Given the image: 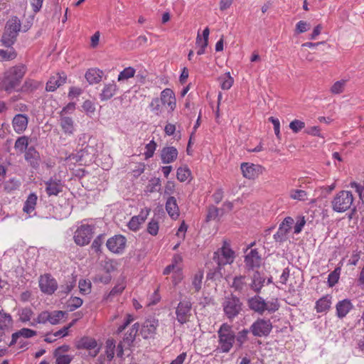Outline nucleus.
<instances>
[{"label":"nucleus","mask_w":364,"mask_h":364,"mask_svg":"<svg viewBox=\"0 0 364 364\" xmlns=\"http://www.w3.org/2000/svg\"><path fill=\"white\" fill-rule=\"evenodd\" d=\"M223 266H219L217 264V267H214L213 269H210L207 274V279L209 280L220 281L223 277Z\"/></svg>","instance_id":"nucleus-40"},{"label":"nucleus","mask_w":364,"mask_h":364,"mask_svg":"<svg viewBox=\"0 0 364 364\" xmlns=\"http://www.w3.org/2000/svg\"><path fill=\"white\" fill-rule=\"evenodd\" d=\"M76 279L73 275L69 276L64 284H61L60 286L59 292L63 295H67L69 292L72 291L73 287L75 286Z\"/></svg>","instance_id":"nucleus-35"},{"label":"nucleus","mask_w":364,"mask_h":364,"mask_svg":"<svg viewBox=\"0 0 364 364\" xmlns=\"http://www.w3.org/2000/svg\"><path fill=\"white\" fill-rule=\"evenodd\" d=\"M24 153L25 160L32 168H37L39 166L40 154L36 148L33 146H29Z\"/></svg>","instance_id":"nucleus-22"},{"label":"nucleus","mask_w":364,"mask_h":364,"mask_svg":"<svg viewBox=\"0 0 364 364\" xmlns=\"http://www.w3.org/2000/svg\"><path fill=\"white\" fill-rule=\"evenodd\" d=\"M220 86L223 90H229L233 84V78L230 76V73L219 78Z\"/></svg>","instance_id":"nucleus-47"},{"label":"nucleus","mask_w":364,"mask_h":364,"mask_svg":"<svg viewBox=\"0 0 364 364\" xmlns=\"http://www.w3.org/2000/svg\"><path fill=\"white\" fill-rule=\"evenodd\" d=\"M272 329L269 319L257 318L250 326V331L256 337L267 336Z\"/></svg>","instance_id":"nucleus-10"},{"label":"nucleus","mask_w":364,"mask_h":364,"mask_svg":"<svg viewBox=\"0 0 364 364\" xmlns=\"http://www.w3.org/2000/svg\"><path fill=\"white\" fill-rule=\"evenodd\" d=\"M178 151L174 146H165L160 152V158L163 164H171L178 157Z\"/></svg>","instance_id":"nucleus-21"},{"label":"nucleus","mask_w":364,"mask_h":364,"mask_svg":"<svg viewBox=\"0 0 364 364\" xmlns=\"http://www.w3.org/2000/svg\"><path fill=\"white\" fill-rule=\"evenodd\" d=\"M235 252L227 242H224L221 248L213 254V259L219 266L230 264L234 262Z\"/></svg>","instance_id":"nucleus-8"},{"label":"nucleus","mask_w":364,"mask_h":364,"mask_svg":"<svg viewBox=\"0 0 364 364\" xmlns=\"http://www.w3.org/2000/svg\"><path fill=\"white\" fill-rule=\"evenodd\" d=\"M240 168L243 176L248 179L257 178L264 170V168L261 165L246 162L241 164Z\"/></svg>","instance_id":"nucleus-16"},{"label":"nucleus","mask_w":364,"mask_h":364,"mask_svg":"<svg viewBox=\"0 0 364 364\" xmlns=\"http://www.w3.org/2000/svg\"><path fill=\"white\" fill-rule=\"evenodd\" d=\"M265 282L266 278L264 274L255 270L251 276V282L249 284V287L255 293L260 294Z\"/></svg>","instance_id":"nucleus-19"},{"label":"nucleus","mask_w":364,"mask_h":364,"mask_svg":"<svg viewBox=\"0 0 364 364\" xmlns=\"http://www.w3.org/2000/svg\"><path fill=\"white\" fill-rule=\"evenodd\" d=\"M163 105H167L171 111H173L176 107L175 94L172 90L169 88L164 89L161 92V99H159Z\"/></svg>","instance_id":"nucleus-23"},{"label":"nucleus","mask_w":364,"mask_h":364,"mask_svg":"<svg viewBox=\"0 0 364 364\" xmlns=\"http://www.w3.org/2000/svg\"><path fill=\"white\" fill-rule=\"evenodd\" d=\"M307 193L301 189H293L290 191V197L294 200H305Z\"/></svg>","instance_id":"nucleus-53"},{"label":"nucleus","mask_w":364,"mask_h":364,"mask_svg":"<svg viewBox=\"0 0 364 364\" xmlns=\"http://www.w3.org/2000/svg\"><path fill=\"white\" fill-rule=\"evenodd\" d=\"M136 70L134 68L127 67L119 73L117 77V81L122 82L128 80L129 78L134 76Z\"/></svg>","instance_id":"nucleus-38"},{"label":"nucleus","mask_w":364,"mask_h":364,"mask_svg":"<svg viewBox=\"0 0 364 364\" xmlns=\"http://www.w3.org/2000/svg\"><path fill=\"white\" fill-rule=\"evenodd\" d=\"M250 330L243 329L237 333V336H235V340L239 344V347H241L242 344L247 340V334L250 332Z\"/></svg>","instance_id":"nucleus-60"},{"label":"nucleus","mask_w":364,"mask_h":364,"mask_svg":"<svg viewBox=\"0 0 364 364\" xmlns=\"http://www.w3.org/2000/svg\"><path fill=\"white\" fill-rule=\"evenodd\" d=\"M341 269L340 267L335 268L328 276V284L329 287H333L338 283L340 278Z\"/></svg>","instance_id":"nucleus-45"},{"label":"nucleus","mask_w":364,"mask_h":364,"mask_svg":"<svg viewBox=\"0 0 364 364\" xmlns=\"http://www.w3.org/2000/svg\"><path fill=\"white\" fill-rule=\"evenodd\" d=\"M225 316L232 321L243 311V303L240 299L233 294L225 296L222 303Z\"/></svg>","instance_id":"nucleus-4"},{"label":"nucleus","mask_w":364,"mask_h":364,"mask_svg":"<svg viewBox=\"0 0 364 364\" xmlns=\"http://www.w3.org/2000/svg\"><path fill=\"white\" fill-rule=\"evenodd\" d=\"M354 197L351 191H341L338 192L331 200V208L336 213H344L350 209Z\"/></svg>","instance_id":"nucleus-6"},{"label":"nucleus","mask_w":364,"mask_h":364,"mask_svg":"<svg viewBox=\"0 0 364 364\" xmlns=\"http://www.w3.org/2000/svg\"><path fill=\"white\" fill-rule=\"evenodd\" d=\"M159 321L155 318L146 319L141 328L140 333L144 339L153 338L156 334Z\"/></svg>","instance_id":"nucleus-18"},{"label":"nucleus","mask_w":364,"mask_h":364,"mask_svg":"<svg viewBox=\"0 0 364 364\" xmlns=\"http://www.w3.org/2000/svg\"><path fill=\"white\" fill-rule=\"evenodd\" d=\"M346 81L345 80H339L336 81L331 87V91L333 94H340L343 92L344 89Z\"/></svg>","instance_id":"nucleus-62"},{"label":"nucleus","mask_w":364,"mask_h":364,"mask_svg":"<svg viewBox=\"0 0 364 364\" xmlns=\"http://www.w3.org/2000/svg\"><path fill=\"white\" fill-rule=\"evenodd\" d=\"M156 146L157 144L154 140H151L149 144L146 145V151L144 152V156L146 159L154 156Z\"/></svg>","instance_id":"nucleus-55"},{"label":"nucleus","mask_w":364,"mask_h":364,"mask_svg":"<svg viewBox=\"0 0 364 364\" xmlns=\"http://www.w3.org/2000/svg\"><path fill=\"white\" fill-rule=\"evenodd\" d=\"M203 279V271L199 269L195 273L192 280V285L196 292H198L201 289Z\"/></svg>","instance_id":"nucleus-42"},{"label":"nucleus","mask_w":364,"mask_h":364,"mask_svg":"<svg viewBox=\"0 0 364 364\" xmlns=\"http://www.w3.org/2000/svg\"><path fill=\"white\" fill-rule=\"evenodd\" d=\"M293 223L294 219L288 216L279 224L278 230L273 236L277 243L280 245L288 240V234L291 229Z\"/></svg>","instance_id":"nucleus-12"},{"label":"nucleus","mask_w":364,"mask_h":364,"mask_svg":"<svg viewBox=\"0 0 364 364\" xmlns=\"http://www.w3.org/2000/svg\"><path fill=\"white\" fill-rule=\"evenodd\" d=\"M191 176V171L187 166L177 169L176 178L181 182H185Z\"/></svg>","instance_id":"nucleus-43"},{"label":"nucleus","mask_w":364,"mask_h":364,"mask_svg":"<svg viewBox=\"0 0 364 364\" xmlns=\"http://www.w3.org/2000/svg\"><path fill=\"white\" fill-rule=\"evenodd\" d=\"M46 193L50 196H58L63 191L64 183L61 179L55 177H50L48 181H44Z\"/></svg>","instance_id":"nucleus-15"},{"label":"nucleus","mask_w":364,"mask_h":364,"mask_svg":"<svg viewBox=\"0 0 364 364\" xmlns=\"http://www.w3.org/2000/svg\"><path fill=\"white\" fill-rule=\"evenodd\" d=\"M118 87L114 81L110 83L105 84L100 94L101 101H107L116 95Z\"/></svg>","instance_id":"nucleus-27"},{"label":"nucleus","mask_w":364,"mask_h":364,"mask_svg":"<svg viewBox=\"0 0 364 364\" xmlns=\"http://www.w3.org/2000/svg\"><path fill=\"white\" fill-rule=\"evenodd\" d=\"M56 358L55 364H70L73 357L69 355H58Z\"/></svg>","instance_id":"nucleus-64"},{"label":"nucleus","mask_w":364,"mask_h":364,"mask_svg":"<svg viewBox=\"0 0 364 364\" xmlns=\"http://www.w3.org/2000/svg\"><path fill=\"white\" fill-rule=\"evenodd\" d=\"M26 73V67L20 64L13 66L7 70L2 77L0 78V90L7 93L14 91H19V87L22 79Z\"/></svg>","instance_id":"nucleus-1"},{"label":"nucleus","mask_w":364,"mask_h":364,"mask_svg":"<svg viewBox=\"0 0 364 364\" xmlns=\"http://www.w3.org/2000/svg\"><path fill=\"white\" fill-rule=\"evenodd\" d=\"M192 304L183 300L180 301L176 308V320L180 324H184L190 321L192 316Z\"/></svg>","instance_id":"nucleus-11"},{"label":"nucleus","mask_w":364,"mask_h":364,"mask_svg":"<svg viewBox=\"0 0 364 364\" xmlns=\"http://www.w3.org/2000/svg\"><path fill=\"white\" fill-rule=\"evenodd\" d=\"M0 56L6 60H10L14 59L17 56V53L15 50L11 47L9 50H4L0 49Z\"/></svg>","instance_id":"nucleus-56"},{"label":"nucleus","mask_w":364,"mask_h":364,"mask_svg":"<svg viewBox=\"0 0 364 364\" xmlns=\"http://www.w3.org/2000/svg\"><path fill=\"white\" fill-rule=\"evenodd\" d=\"M259 294H256L247 299V304L250 311L262 316L265 312L271 314L279 310L280 304L277 298H272L267 301Z\"/></svg>","instance_id":"nucleus-2"},{"label":"nucleus","mask_w":364,"mask_h":364,"mask_svg":"<svg viewBox=\"0 0 364 364\" xmlns=\"http://www.w3.org/2000/svg\"><path fill=\"white\" fill-rule=\"evenodd\" d=\"M218 334L220 352L229 353L235 341V334L232 326L226 323H223L218 331Z\"/></svg>","instance_id":"nucleus-5"},{"label":"nucleus","mask_w":364,"mask_h":364,"mask_svg":"<svg viewBox=\"0 0 364 364\" xmlns=\"http://www.w3.org/2000/svg\"><path fill=\"white\" fill-rule=\"evenodd\" d=\"M82 109L87 114H93L95 112V104L87 100H85L83 104H82Z\"/></svg>","instance_id":"nucleus-63"},{"label":"nucleus","mask_w":364,"mask_h":364,"mask_svg":"<svg viewBox=\"0 0 364 364\" xmlns=\"http://www.w3.org/2000/svg\"><path fill=\"white\" fill-rule=\"evenodd\" d=\"M124 289L125 287L123 284H119L115 285L107 294L105 295L104 300L112 301L115 296L120 295Z\"/></svg>","instance_id":"nucleus-37"},{"label":"nucleus","mask_w":364,"mask_h":364,"mask_svg":"<svg viewBox=\"0 0 364 364\" xmlns=\"http://www.w3.org/2000/svg\"><path fill=\"white\" fill-rule=\"evenodd\" d=\"M21 185L20 181L16 178H11L4 183V189L10 193L17 190Z\"/></svg>","instance_id":"nucleus-49"},{"label":"nucleus","mask_w":364,"mask_h":364,"mask_svg":"<svg viewBox=\"0 0 364 364\" xmlns=\"http://www.w3.org/2000/svg\"><path fill=\"white\" fill-rule=\"evenodd\" d=\"M28 146V138L26 136H22L18 137L15 142L14 148L18 150L21 153H23Z\"/></svg>","instance_id":"nucleus-41"},{"label":"nucleus","mask_w":364,"mask_h":364,"mask_svg":"<svg viewBox=\"0 0 364 364\" xmlns=\"http://www.w3.org/2000/svg\"><path fill=\"white\" fill-rule=\"evenodd\" d=\"M105 237V234H100L96 237L92 243L91 248L97 254L102 253L101 247L104 243Z\"/></svg>","instance_id":"nucleus-46"},{"label":"nucleus","mask_w":364,"mask_h":364,"mask_svg":"<svg viewBox=\"0 0 364 364\" xmlns=\"http://www.w3.org/2000/svg\"><path fill=\"white\" fill-rule=\"evenodd\" d=\"M80 291L82 294H87L91 290V282L89 280L81 279L78 285Z\"/></svg>","instance_id":"nucleus-54"},{"label":"nucleus","mask_w":364,"mask_h":364,"mask_svg":"<svg viewBox=\"0 0 364 364\" xmlns=\"http://www.w3.org/2000/svg\"><path fill=\"white\" fill-rule=\"evenodd\" d=\"M244 262L247 271L254 270L260 267L262 257L257 249H252L245 255Z\"/></svg>","instance_id":"nucleus-14"},{"label":"nucleus","mask_w":364,"mask_h":364,"mask_svg":"<svg viewBox=\"0 0 364 364\" xmlns=\"http://www.w3.org/2000/svg\"><path fill=\"white\" fill-rule=\"evenodd\" d=\"M67 76L64 73H56L52 75L46 83V90L48 92H54L60 86L66 82Z\"/></svg>","instance_id":"nucleus-20"},{"label":"nucleus","mask_w":364,"mask_h":364,"mask_svg":"<svg viewBox=\"0 0 364 364\" xmlns=\"http://www.w3.org/2000/svg\"><path fill=\"white\" fill-rule=\"evenodd\" d=\"M161 101L158 97H155L152 99L151 103L149 104V107L151 108V112L159 116L161 113Z\"/></svg>","instance_id":"nucleus-50"},{"label":"nucleus","mask_w":364,"mask_h":364,"mask_svg":"<svg viewBox=\"0 0 364 364\" xmlns=\"http://www.w3.org/2000/svg\"><path fill=\"white\" fill-rule=\"evenodd\" d=\"M127 238L122 235H115L107 240V249L114 254H122L125 250Z\"/></svg>","instance_id":"nucleus-13"},{"label":"nucleus","mask_w":364,"mask_h":364,"mask_svg":"<svg viewBox=\"0 0 364 364\" xmlns=\"http://www.w3.org/2000/svg\"><path fill=\"white\" fill-rule=\"evenodd\" d=\"M38 196L35 193H31L23 205V210L27 214H31L34 211L37 203Z\"/></svg>","instance_id":"nucleus-32"},{"label":"nucleus","mask_w":364,"mask_h":364,"mask_svg":"<svg viewBox=\"0 0 364 364\" xmlns=\"http://www.w3.org/2000/svg\"><path fill=\"white\" fill-rule=\"evenodd\" d=\"M245 275H238L235 276L233 278L232 284L231 287L234 289L235 291L239 293H242L247 287V283L245 282Z\"/></svg>","instance_id":"nucleus-34"},{"label":"nucleus","mask_w":364,"mask_h":364,"mask_svg":"<svg viewBox=\"0 0 364 364\" xmlns=\"http://www.w3.org/2000/svg\"><path fill=\"white\" fill-rule=\"evenodd\" d=\"M166 210L168 215L173 219L176 220L178 218L180 212L179 208L176 202V199L173 196H169L166 202Z\"/></svg>","instance_id":"nucleus-24"},{"label":"nucleus","mask_w":364,"mask_h":364,"mask_svg":"<svg viewBox=\"0 0 364 364\" xmlns=\"http://www.w3.org/2000/svg\"><path fill=\"white\" fill-rule=\"evenodd\" d=\"M28 117L26 114H16L12 121L13 127L14 131L18 133L21 134L23 131L26 130L28 125Z\"/></svg>","instance_id":"nucleus-25"},{"label":"nucleus","mask_w":364,"mask_h":364,"mask_svg":"<svg viewBox=\"0 0 364 364\" xmlns=\"http://www.w3.org/2000/svg\"><path fill=\"white\" fill-rule=\"evenodd\" d=\"M95 227L90 225H81L76 230L74 235L75 242L80 246H85L90 243L93 237Z\"/></svg>","instance_id":"nucleus-9"},{"label":"nucleus","mask_w":364,"mask_h":364,"mask_svg":"<svg viewBox=\"0 0 364 364\" xmlns=\"http://www.w3.org/2000/svg\"><path fill=\"white\" fill-rule=\"evenodd\" d=\"M220 209L214 205H211L208 208V213L206 215V221L215 220L218 216Z\"/></svg>","instance_id":"nucleus-59"},{"label":"nucleus","mask_w":364,"mask_h":364,"mask_svg":"<svg viewBox=\"0 0 364 364\" xmlns=\"http://www.w3.org/2000/svg\"><path fill=\"white\" fill-rule=\"evenodd\" d=\"M304 127L305 123L299 119H294L291 121L289 124V128L292 130L294 133H298Z\"/></svg>","instance_id":"nucleus-58"},{"label":"nucleus","mask_w":364,"mask_h":364,"mask_svg":"<svg viewBox=\"0 0 364 364\" xmlns=\"http://www.w3.org/2000/svg\"><path fill=\"white\" fill-rule=\"evenodd\" d=\"M161 187V183L159 178H152L149 181L146 187V191L149 193L159 192Z\"/></svg>","instance_id":"nucleus-39"},{"label":"nucleus","mask_w":364,"mask_h":364,"mask_svg":"<svg viewBox=\"0 0 364 364\" xmlns=\"http://www.w3.org/2000/svg\"><path fill=\"white\" fill-rule=\"evenodd\" d=\"M353 306L349 299H343L336 304V315L338 318H344L348 312L353 309Z\"/></svg>","instance_id":"nucleus-29"},{"label":"nucleus","mask_w":364,"mask_h":364,"mask_svg":"<svg viewBox=\"0 0 364 364\" xmlns=\"http://www.w3.org/2000/svg\"><path fill=\"white\" fill-rule=\"evenodd\" d=\"M82 299L80 297L72 296L70 297L67 303V309L70 311H73L77 308L80 307L82 304Z\"/></svg>","instance_id":"nucleus-44"},{"label":"nucleus","mask_w":364,"mask_h":364,"mask_svg":"<svg viewBox=\"0 0 364 364\" xmlns=\"http://www.w3.org/2000/svg\"><path fill=\"white\" fill-rule=\"evenodd\" d=\"M66 314L65 311H53L50 312V323L52 325H56L59 323L60 321Z\"/></svg>","instance_id":"nucleus-48"},{"label":"nucleus","mask_w":364,"mask_h":364,"mask_svg":"<svg viewBox=\"0 0 364 364\" xmlns=\"http://www.w3.org/2000/svg\"><path fill=\"white\" fill-rule=\"evenodd\" d=\"M136 335L137 333L132 332L130 329L127 333L124 334L123 337V342L127 344L128 346H132L134 341H135Z\"/></svg>","instance_id":"nucleus-61"},{"label":"nucleus","mask_w":364,"mask_h":364,"mask_svg":"<svg viewBox=\"0 0 364 364\" xmlns=\"http://www.w3.org/2000/svg\"><path fill=\"white\" fill-rule=\"evenodd\" d=\"M41 290L47 294H52L57 289L58 284L56 280L50 274H46L41 276L39 279Z\"/></svg>","instance_id":"nucleus-17"},{"label":"nucleus","mask_w":364,"mask_h":364,"mask_svg":"<svg viewBox=\"0 0 364 364\" xmlns=\"http://www.w3.org/2000/svg\"><path fill=\"white\" fill-rule=\"evenodd\" d=\"M97 154V149L94 141L89 138L87 144H82L77 152L73 157L76 161L92 162Z\"/></svg>","instance_id":"nucleus-7"},{"label":"nucleus","mask_w":364,"mask_h":364,"mask_svg":"<svg viewBox=\"0 0 364 364\" xmlns=\"http://www.w3.org/2000/svg\"><path fill=\"white\" fill-rule=\"evenodd\" d=\"M97 346V343L95 338L84 336L77 342L76 347L77 349L92 350Z\"/></svg>","instance_id":"nucleus-33"},{"label":"nucleus","mask_w":364,"mask_h":364,"mask_svg":"<svg viewBox=\"0 0 364 364\" xmlns=\"http://www.w3.org/2000/svg\"><path fill=\"white\" fill-rule=\"evenodd\" d=\"M50 312L48 311H42L38 314L36 318L31 323V326H35L36 323H50Z\"/></svg>","instance_id":"nucleus-52"},{"label":"nucleus","mask_w":364,"mask_h":364,"mask_svg":"<svg viewBox=\"0 0 364 364\" xmlns=\"http://www.w3.org/2000/svg\"><path fill=\"white\" fill-rule=\"evenodd\" d=\"M149 215V210H146L145 212L141 210L138 215L133 216L128 223V228L132 231H137L139 230L140 225L144 223Z\"/></svg>","instance_id":"nucleus-26"},{"label":"nucleus","mask_w":364,"mask_h":364,"mask_svg":"<svg viewBox=\"0 0 364 364\" xmlns=\"http://www.w3.org/2000/svg\"><path fill=\"white\" fill-rule=\"evenodd\" d=\"M21 28V24L17 16H13L6 23L1 41L2 45L11 48L16 41L18 34Z\"/></svg>","instance_id":"nucleus-3"},{"label":"nucleus","mask_w":364,"mask_h":364,"mask_svg":"<svg viewBox=\"0 0 364 364\" xmlns=\"http://www.w3.org/2000/svg\"><path fill=\"white\" fill-rule=\"evenodd\" d=\"M159 228V222L154 219H151V221L148 223L147 232L150 235L155 236L158 234Z\"/></svg>","instance_id":"nucleus-57"},{"label":"nucleus","mask_w":364,"mask_h":364,"mask_svg":"<svg viewBox=\"0 0 364 364\" xmlns=\"http://www.w3.org/2000/svg\"><path fill=\"white\" fill-rule=\"evenodd\" d=\"M331 304V296L328 294L323 296L316 302L315 309L317 313L328 311Z\"/></svg>","instance_id":"nucleus-31"},{"label":"nucleus","mask_w":364,"mask_h":364,"mask_svg":"<svg viewBox=\"0 0 364 364\" xmlns=\"http://www.w3.org/2000/svg\"><path fill=\"white\" fill-rule=\"evenodd\" d=\"M115 341L114 339H108L106 341V354L109 360H112L114 356Z\"/></svg>","instance_id":"nucleus-51"},{"label":"nucleus","mask_w":364,"mask_h":364,"mask_svg":"<svg viewBox=\"0 0 364 364\" xmlns=\"http://www.w3.org/2000/svg\"><path fill=\"white\" fill-rule=\"evenodd\" d=\"M102 75V70L97 68H90L85 73V77L90 85H93L101 82Z\"/></svg>","instance_id":"nucleus-30"},{"label":"nucleus","mask_w":364,"mask_h":364,"mask_svg":"<svg viewBox=\"0 0 364 364\" xmlns=\"http://www.w3.org/2000/svg\"><path fill=\"white\" fill-rule=\"evenodd\" d=\"M60 125L66 135H73L75 131V122L72 117L60 116Z\"/></svg>","instance_id":"nucleus-28"},{"label":"nucleus","mask_w":364,"mask_h":364,"mask_svg":"<svg viewBox=\"0 0 364 364\" xmlns=\"http://www.w3.org/2000/svg\"><path fill=\"white\" fill-rule=\"evenodd\" d=\"M12 317L9 314L0 310V330H5L12 325Z\"/></svg>","instance_id":"nucleus-36"}]
</instances>
